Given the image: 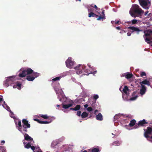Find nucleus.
Instances as JSON below:
<instances>
[{"label": "nucleus", "mask_w": 152, "mask_h": 152, "mask_svg": "<svg viewBox=\"0 0 152 152\" xmlns=\"http://www.w3.org/2000/svg\"><path fill=\"white\" fill-rule=\"evenodd\" d=\"M90 6H91V7H94V6H93V5H92V4L91 5H90Z\"/></svg>", "instance_id": "obj_61"}, {"label": "nucleus", "mask_w": 152, "mask_h": 152, "mask_svg": "<svg viewBox=\"0 0 152 152\" xmlns=\"http://www.w3.org/2000/svg\"><path fill=\"white\" fill-rule=\"evenodd\" d=\"M141 88L140 89V94L143 95L144 94L146 91V87L142 84H141Z\"/></svg>", "instance_id": "obj_14"}, {"label": "nucleus", "mask_w": 152, "mask_h": 152, "mask_svg": "<svg viewBox=\"0 0 152 152\" xmlns=\"http://www.w3.org/2000/svg\"><path fill=\"white\" fill-rule=\"evenodd\" d=\"M61 78V77H55V78L53 79L52 80V81H56L57 80H59Z\"/></svg>", "instance_id": "obj_31"}, {"label": "nucleus", "mask_w": 152, "mask_h": 152, "mask_svg": "<svg viewBox=\"0 0 152 152\" xmlns=\"http://www.w3.org/2000/svg\"><path fill=\"white\" fill-rule=\"evenodd\" d=\"M129 93L128 94H122V97L124 100L129 101V100L132 101L135 100L137 97V96L131 98H129Z\"/></svg>", "instance_id": "obj_7"}, {"label": "nucleus", "mask_w": 152, "mask_h": 152, "mask_svg": "<svg viewBox=\"0 0 152 152\" xmlns=\"http://www.w3.org/2000/svg\"><path fill=\"white\" fill-rule=\"evenodd\" d=\"M145 130V129H144L145 131L144 134V136L147 138L148 140L152 142V135L151 137L149 136V135H150L152 133V128L148 127L146 131Z\"/></svg>", "instance_id": "obj_4"}, {"label": "nucleus", "mask_w": 152, "mask_h": 152, "mask_svg": "<svg viewBox=\"0 0 152 152\" xmlns=\"http://www.w3.org/2000/svg\"><path fill=\"white\" fill-rule=\"evenodd\" d=\"M80 108V105H77L74 108H71L70 109L71 110L77 111L79 110Z\"/></svg>", "instance_id": "obj_19"}, {"label": "nucleus", "mask_w": 152, "mask_h": 152, "mask_svg": "<svg viewBox=\"0 0 152 152\" xmlns=\"http://www.w3.org/2000/svg\"><path fill=\"white\" fill-rule=\"evenodd\" d=\"M138 20L136 19H133L132 21V24H135L137 23Z\"/></svg>", "instance_id": "obj_34"}, {"label": "nucleus", "mask_w": 152, "mask_h": 152, "mask_svg": "<svg viewBox=\"0 0 152 152\" xmlns=\"http://www.w3.org/2000/svg\"><path fill=\"white\" fill-rule=\"evenodd\" d=\"M93 98L94 99L96 100L99 98V96L97 94H95L93 96Z\"/></svg>", "instance_id": "obj_36"}, {"label": "nucleus", "mask_w": 152, "mask_h": 152, "mask_svg": "<svg viewBox=\"0 0 152 152\" xmlns=\"http://www.w3.org/2000/svg\"><path fill=\"white\" fill-rule=\"evenodd\" d=\"M88 16L90 18L91 17L96 18H97L98 17V15H96L92 12H91L89 13Z\"/></svg>", "instance_id": "obj_22"}, {"label": "nucleus", "mask_w": 152, "mask_h": 152, "mask_svg": "<svg viewBox=\"0 0 152 152\" xmlns=\"http://www.w3.org/2000/svg\"><path fill=\"white\" fill-rule=\"evenodd\" d=\"M98 110H95V111H94V114L96 113V112H98Z\"/></svg>", "instance_id": "obj_58"}, {"label": "nucleus", "mask_w": 152, "mask_h": 152, "mask_svg": "<svg viewBox=\"0 0 152 152\" xmlns=\"http://www.w3.org/2000/svg\"><path fill=\"white\" fill-rule=\"evenodd\" d=\"M5 142V141L4 140H2L1 141V143L3 144H4Z\"/></svg>", "instance_id": "obj_57"}, {"label": "nucleus", "mask_w": 152, "mask_h": 152, "mask_svg": "<svg viewBox=\"0 0 152 152\" xmlns=\"http://www.w3.org/2000/svg\"><path fill=\"white\" fill-rule=\"evenodd\" d=\"M120 22V21L119 20H118V21H116V20H115V24H121V23H119Z\"/></svg>", "instance_id": "obj_44"}, {"label": "nucleus", "mask_w": 152, "mask_h": 152, "mask_svg": "<svg viewBox=\"0 0 152 152\" xmlns=\"http://www.w3.org/2000/svg\"><path fill=\"white\" fill-rule=\"evenodd\" d=\"M10 84L8 82H7L6 81V80L5 81V83H4V85L5 86H6L7 87H8L9 85Z\"/></svg>", "instance_id": "obj_40"}, {"label": "nucleus", "mask_w": 152, "mask_h": 152, "mask_svg": "<svg viewBox=\"0 0 152 152\" xmlns=\"http://www.w3.org/2000/svg\"><path fill=\"white\" fill-rule=\"evenodd\" d=\"M88 104H86L85 105H84V107L85 108H86L87 107H88Z\"/></svg>", "instance_id": "obj_50"}, {"label": "nucleus", "mask_w": 152, "mask_h": 152, "mask_svg": "<svg viewBox=\"0 0 152 152\" xmlns=\"http://www.w3.org/2000/svg\"><path fill=\"white\" fill-rule=\"evenodd\" d=\"M120 116V115L119 114H116L114 116V118L116 120L119 118Z\"/></svg>", "instance_id": "obj_33"}, {"label": "nucleus", "mask_w": 152, "mask_h": 152, "mask_svg": "<svg viewBox=\"0 0 152 152\" xmlns=\"http://www.w3.org/2000/svg\"><path fill=\"white\" fill-rule=\"evenodd\" d=\"M135 92H133V93L132 94V95H133V94H135Z\"/></svg>", "instance_id": "obj_63"}, {"label": "nucleus", "mask_w": 152, "mask_h": 152, "mask_svg": "<svg viewBox=\"0 0 152 152\" xmlns=\"http://www.w3.org/2000/svg\"><path fill=\"white\" fill-rule=\"evenodd\" d=\"M81 112L80 111H78L77 112V115L78 116H80L81 115Z\"/></svg>", "instance_id": "obj_42"}, {"label": "nucleus", "mask_w": 152, "mask_h": 152, "mask_svg": "<svg viewBox=\"0 0 152 152\" xmlns=\"http://www.w3.org/2000/svg\"><path fill=\"white\" fill-rule=\"evenodd\" d=\"M123 32H125V31L124 30H123L122 31L120 32V33H123Z\"/></svg>", "instance_id": "obj_55"}, {"label": "nucleus", "mask_w": 152, "mask_h": 152, "mask_svg": "<svg viewBox=\"0 0 152 152\" xmlns=\"http://www.w3.org/2000/svg\"><path fill=\"white\" fill-rule=\"evenodd\" d=\"M50 121H41V124H48L50 123Z\"/></svg>", "instance_id": "obj_37"}, {"label": "nucleus", "mask_w": 152, "mask_h": 152, "mask_svg": "<svg viewBox=\"0 0 152 152\" xmlns=\"http://www.w3.org/2000/svg\"><path fill=\"white\" fill-rule=\"evenodd\" d=\"M34 121L37 122L38 123L41 124V121H40L39 119L37 118H34Z\"/></svg>", "instance_id": "obj_39"}, {"label": "nucleus", "mask_w": 152, "mask_h": 152, "mask_svg": "<svg viewBox=\"0 0 152 152\" xmlns=\"http://www.w3.org/2000/svg\"><path fill=\"white\" fill-rule=\"evenodd\" d=\"M148 123L147 122L145 119L139 121L138 122L137 124L134 127V129L138 128L140 126H144L145 124Z\"/></svg>", "instance_id": "obj_8"}, {"label": "nucleus", "mask_w": 152, "mask_h": 152, "mask_svg": "<svg viewBox=\"0 0 152 152\" xmlns=\"http://www.w3.org/2000/svg\"><path fill=\"white\" fill-rule=\"evenodd\" d=\"M128 28L132 30V32H136L137 34H139L140 31H141V30L139 29L137 27L134 26H129L128 27Z\"/></svg>", "instance_id": "obj_13"}, {"label": "nucleus", "mask_w": 152, "mask_h": 152, "mask_svg": "<svg viewBox=\"0 0 152 152\" xmlns=\"http://www.w3.org/2000/svg\"><path fill=\"white\" fill-rule=\"evenodd\" d=\"M16 85L17 88L18 89H20L21 88V86L22 85V84L19 81H17L16 83Z\"/></svg>", "instance_id": "obj_26"}, {"label": "nucleus", "mask_w": 152, "mask_h": 152, "mask_svg": "<svg viewBox=\"0 0 152 152\" xmlns=\"http://www.w3.org/2000/svg\"><path fill=\"white\" fill-rule=\"evenodd\" d=\"M31 146L30 142H29L25 146V148L27 149H28L30 148Z\"/></svg>", "instance_id": "obj_30"}, {"label": "nucleus", "mask_w": 152, "mask_h": 152, "mask_svg": "<svg viewBox=\"0 0 152 152\" xmlns=\"http://www.w3.org/2000/svg\"><path fill=\"white\" fill-rule=\"evenodd\" d=\"M23 123L22 127L23 128H30L31 127L30 124L28 123V121L25 119L22 120Z\"/></svg>", "instance_id": "obj_10"}, {"label": "nucleus", "mask_w": 152, "mask_h": 152, "mask_svg": "<svg viewBox=\"0 0 152 152\" xmlns=\"http://www.w3.org/2000/svg\"><path fill=\"white\" fill-rule=\"evenodd\" d=\"M150 39L151 41H152V35L150 37Z\"/></svg>", "instance_id": "obj_56"}, {"label": "nucleus", "mask_w": 152, "mask_h": 152, "mask_svg": "<svg viewBox=\"0 0 152 152\" xmlns=\"http://www.w3.org/2000/svg\"><path fill=\"white\" fill-rule=\"evenodd\" d=\"M96 119L98 121H102L103 120V116L101 113H99L96 116Z\"/></svg>", "instance_id": "obj_16"}, {"label": "nucleus", "mask_w": 152, "mask_h": 152, "mask_svg": "<svg viewBox=\"0 0 152 152\" xmlns=\"http://www.w3.org/2000/svg\"><path fill=\"white\" fill-rule=\"evenodd\" d=\"M82 152H87L86 150H82Z\"/></svg>", "instance_id": "obj_59"}, {"label": "nucleus", "mask_w": 152, "mask_h": 152, "mask_svg": "<svg viewBox=\"0 0 152 152\" xmlns=\"http://www.w3.org/2000/svg\"><path fill=\"white\" fill-rule=\"evenodd\" d=\"M66 66L69 68H70L71 66H72L74 64V62L72 61L71 58H69L66 61Z\"/></svg>", "instance_id": "obj_12"}, {"label": "nucleus", "mask_w": 152, "mask_h": 152, "mask_svg": "<svg viewBox=\"0 0 152 152\" xmlns=\"http://www.w3.org/2000/svg\"><path fill=\"white\" fill-rule=\"evenodd\" d=\"M41 116L44 119H47L48 118V117L47 115H42Z\"/></svg>", "instance_id": "obj_32"}, {"label": "nucleus", "mask_w": 152, "mask_h": 152, "mask_svg": "<svg viewBox=\"0 0 152 152\" xmlns=\"http://www.w3.org/2000/svg\"><path fill=\"white\" fill-rule=\"evenodd\" d=\"M18 125L19 126V127L18 129V130L21 133H22V126L21 125V122L20 120H19L18 121Z\"/></svg>", "instance_id": "obj_20"}, {"label": "nucleus", "mask_w": 152, "mask_h": 152, "mask_svg": "<svg viewBox=\"0 0 152 152\" xmlns=\"http://www.w3.org/2000/svg\"><path fill=\"white\" fill-rule=\"evenodd\" d=\"M24 137L25 140L26 141H33V139L26 133L24 135Z\"/></svg>", "instance_id": "obj_15"}, {"label": "nucleus", "mask_w": 152, "mask_h": 152, "mask_svg": "<svg viewBox=\"0 0 152 152\" xmlns=\"http://www.w3.org/2000/svg\"><path fill=\"white\" fill-rule=\"evenodd\" d=\"M105 19V17L104 15H100L99 17L98 18H97V20H100L101 19Z\"/></svg>", "instance_id": "obj_28"}, {"label": "nucleus", "mask_w": 152, "mask_h": 152, "mask_svg": "<svg viewBox=\"0 0 152 152\" xmlns=\"http://www.w3.org/2000/svg\"><path fill=\"white\" fill-rule=\"evenodd\" d=\"M121 144L120 142L118 141H116L113 142L112 143L113 145H119Z\"/></svg>", "instance_id": "obj_27"}, {"label": "nucleus", "mask_w": 152, "mask_h": 152, "mask_svg": "<svg viewBox=\"0 0 152 152\" xmlns=\"http://www.w3.org/2000/svg\"><path fill=\"white\" fill-rule=\"evenodd\" d=\"M30 148H31V149L33 151H34V150L35 149V147L34 146H31Z\"/></svg>", "instance_id": "obj_45"}, {"label": "nucleus", "mask_w": 152, "mask_h": 152, "mask_svg": "<svg viewBox=\"0 0 152 152\" xmlns=\"http://www.w3.org/2000/svg\"><path fill=\"white\" fill-rule=\"evenodd\" d=\"M88 114L86 112H83L81 114V117L83 118H85L88 117Z\"/></svg>", "instance_id": "obj_25"}, {"label": "nucleus", "mask_w": 152, "mask_h": 152, "mask_svg": "<svg viewBox=\"0 0 152 152\" xmlns=\"http://www.w3.org/2000/svg\"><path fill=\"white\" fill-rule=\"evenodd\" d=\"M75 69L77 70V74L79 75H88L91 72L90 70L87 68L84 65H79L75 67Z\"/></svg>", "instance_id": "obj_2"}, {"label": "nucleus", "mask_w": 152, "mask_h": 152, "mask_svg": "<svg viewBox=\"0 0 152 152\" xmlns=\"http://www.w3.org/2000/svg\"><path fill=\"white\" fill-rule=\"evenodd\" d=\"M39 75V73L37 72H34L31 75H28L26 76V79L28 81H31L34 80L35 78L37 77Z\"/></svg>", "instance_id": "obj_6"}, {"label": "nucleus", "mask_w": 152, "mask_h": 152, "mask_svg": "<svg viewBox=\"0 0 152 152\" xmlns=\"http://www.w3.org/2000/svg\"><path fill=\"white\" fill-rule=\"evenodd\" d=\"M133 76V75L131 73H127L125 75H124V76L127 79L132 78Z\"/></svg>", "instance_id": "obj_24"}, {"label": "nucleus", "mask_w": 152, "mask_h": 152, "mask_svg": "<svg viewBox=\"0 0 152 152\" xmlns=\"http://www.w3.org/2000/svg\"><path fill=\"white\" fill-rule=\"evenodd\" d=\"M148 11H146L145 13V15H147V14L148 13Z\"/></svg>", "instance_id": "obj_54"}, {"label": "nucleus", "mask_w": 152, "mask_h": 152, "mask_svg": "<svg viewBox=\"0 0 152 152\" xmlns=\"http://www.w3.org/2000/svg\"><path fill=\"white\" fill-rule=\"evenodd\" d=\"M93 10V9H92V8H90V9H89L88 10V12H92Z\"/></svg>", "instance_id": "obj_46"}, {"label": "nucleus", "mask_w": 152, "mask_h": 152, "mask_svg": "<svg viewBox=\"0 0 152 152\" xmlns=\"http://www.w3.org/2000/svg\"><path fill=\"white\" fill-rule=\"evenodd\" d=\"M13 88H17L18 87H17L16 85V84H15V85H14L13 86Z\"/></svg>", "instance_id": "obj_52"}, {"label": "nucleus", "mask_w": 152, "mask_h": 152, "mask_svg": "<svg viewBox=\"0 0 152 152\" xmlns=\"http://www.w3.org/2000/svg\"><path fill=\"white\" fill-rule=\"evenodd\" d=\"M37 152H42V151H37Z\"/></svg>", "instance_id": "obj_64"}, {"label": "nucleus", "mask_w": 152, "mask_h": 152, "mask_svg": "<svg viewBox=\"0 0 152 152\" xmlns=\"http://www.w3.org/2000/svg\"><path fill=\"white\" fill-rule=\"evenodd\" d=\"M23 144L24 145H26V142H23Z\"/></svg>", "instance_id": "obj_60"}, {"label": "nucleus", "mask_w": 152, "mask_h": 152, "mask_svg": "<svg viewBox=\"0 0 152 152\" xmlns=\"http://www.w3.org/2000/svg\"><path fill=\"white\" fill-rule=\"evenodd\" d=\"M147 32L151 36H152V30H148L147 31Z\"/></svg>", "instance_id": "obj_43"}, {"label": "nucleus", "mask_w": 152, "mask_h": 152, "mask_svg": "<svg viewBox=\"0 0 152 152\" xmlns=\"http://www.w3.org/2000/svg\"><path fill=\"white\" fill-rule=\"evenodd\" d=\"M141 83L143 84L146 85L148 86H150L152 88V86L150 85L149 81L147 80H145L141 82Z\"/></svg>", "instance_id": "obj_17"}, {"label": "nucleus", "mask_w": 152, "mask_h": 152, "mask_svg": "<svg viewBox=\"0 0 152 152\" xmlns=\"http://www.w3.org/2000/svg\"><path fill=\"white\" fill-rule=\"evenodd\" d=\"M86 110L89 112H91L92 111L93 109L91 107H89L87 108Z\"/></svg>", "instance_id": "obj_38"}, {"label": "nucleus", "mask_w": 152, "mask_h": 152, "mask_svg": "<svg viewBox=\"0 0 152 152\" xmlns=\"http://www.w3.org/2000/svg\"><path fill=\"white\" fill-rule=\"evenodd\" d=\"M57 106L58 107H59L60 106V105H57Z\"/></svg>", "instance_id": "obj_62"}, {"label": "nucleus", "mask_w": 152, "mask_h": 152, "mask_svg": "<svg viewBox=\"0 0 152 152\" xmlns=\"http://www.w3.org/2000/svg\"><path fill=\"white\" fill-rule=\"evenodd\" d=\"M102 15H104V16H105V14H104V10H103L102 11Z\"/></svg>", "instance_id": "obj_49"}, {"label": "nucleus", "mask_w": 152, "mask_h": 152, "mask_svg": "<svg viewBox=\"0 0 152 152\" xmlns=\"http://www.w3.org/2000/svg\"><path fill=\"white\" fill-rule=\"evenodd\" d=\"M94 8H95L96 10H98V8L97 7L96 5H94Z\"/></svg>", "instance_id": "obj_47"}, {"label": "nucleus", "mask_w": 152, "mask_h": 152, "mask_svg": "<svg viewBox=\"0 0 152 152\" xmlns=\"http://www.w3.org/2000/svg\"><path fill=\"white\" fill-rule=\"evenodd\" d=\"M73 105L72 103H70L68 104H63L62 107L64 109H67L69 108V107H72Z\"/></svg>", "instance_id": "obj_21"}, {"label": "nucleus", "mask_w": 152, "mask_h": 152, "mask_svg": "<svg viewBox=\"0 0 152 152\" xmlns=\"http://www.w3.org/2000/svg\"><path fill=\"white\" fill-rule=\"evenodd\" d=\"M92 152H99V148H94L92 150Z\"/></svg>", "instance_id": "obj_29"}, {"label": "nucleus", "mask_w": 152, "mask_h": 152, "mask_svg": "<svg viewBox=\"0 0 152 152\" xmlns=\"http://www.w3.org/2000/svg\"><path fill=\"white\" fill-rule=\"evenodd\" d=\"M0 148L2 149L3 152H6V150L4 149L3 146H0Z\"/></svg>", "instance_id": "obj_41"}, {"label": "nucleus", "mask_w": 152, "mask_h": 152, "mask_svg": "<svg viewBox=\"0 0 152 152\" xmlns=\"http://www.w3.org/2000/svg\"><path fill=\"white\" fill-rule=\"evenodd\" d=\"M129 12L132 16L135 18L136 15L138 17L141 16L144 11L138 5L135 4L132 5V8Z\"/></svg>", "instance_id": "obj_1"}, {"label": "nucleus", "mask_w": 152, "mask_h": 152, "mask_svg": "<svg viewBox=\"0 0 152 152\" xmlns=\"http://www.w3.org/2000/svg\"><path fill=\"white\" fill-rule=\"evenodd\" d=\"M34 72L31 68H26L23 70L21 73L19 74V76L20 77H23L26 75H28L33 74V73Z\"/></svg>", "instance_id": "obj_3"}, {"label": "nucleus", "mask_w": 152, "mask_h": 152, "mask_svg": "<svg viewBox=\"0 0 152 152\" xmlns=\"http://www.w3.org/2000/svg\"><path fill=\"white\" fill-rule=\"evenodd\" d=\"M116 29L118 30H120V27L119 26L116 27Z\"/></svg>", "instance_id": "obj_51"}, {"label": "nucleus", "mask_w": 152, "mask_h": 152, "mask_svg": "<svg viewBox=\"0 0 152 152\" xmlns=\"http://www.w3.org/2000/svg\"><path fill=\"white\" fill-rule=\"evenodd\" d=\"M15 77L12 76L11 77H8L7 79L6 80V81L8 82L10 85L14 84L15 83Z\"/></svg>", "instance_id": "obj_11"}, {"label": "nucleus", "mask_w": 152, "mask_h": 152, "mask_svg": "<svg viewBox=\"0 0 152 152\" xmlns=\"http://www.w3.org/2000/svg\"><path fill=\"white\" fill-rule=\"evenodd\" d=\"M127 36H131V33L129 32H128L127 33Z\"/></svg>", "instance_id": "obj_53"}, {"label": "nucleus", "mask_w": 152, "mask_h": 152, "mask_svg": "<svg viewBox=\"0 0 152 152\" xmlns=\"http://www.w3.org/2000/svg\"><path fill=\"white\" fill-rule=\"evenodd\" d=\"M129 91V88L127 86H125L124 88L123 91L124 92V94H128L127 91Z\"/></svg>", "instance_id": "obj_23"}, {"label": "nucleus", "mask_w": 152, "mask_h": 152, "mask_svg": "<svg viewBox=\"0 0 152 152\" xmlns=\"http://www.w3.org/2000/svg\"><path fill=\"white\" fill-rule=\"evenodd\" d=\"M140 5L144 8L148 9L151 6L150 1L149 0H138Z\"/></svg>", "instance_id": "obj_5"}, {"label": "nucleus", "mask_w": 152, "mask_h": 152, "mask_svg": "<svg viewBox=\"0 0 152 152\" xmlns=\"http://www.w3.org/2000/svg\"><path fill=\"white\" fill-rule=\"evenodd\" d=\"M140 76L141 77H143L144 76H146V74L144 72H142L140 74Z\"/></svg>", "instance_id": "obj_35"}, {"label": "nucleus", "mask_w": 152, "mask_h": 152, "mask_svg": "<svg viewBox=\"0 0 152 152\" xmlns=\"http://www.w3.org/2000/svg\"><path fill=\"white\" fill-rule=\"evenodd\" d=\"M27 129V128H23V131H24L26 132H27L28 130Z\"/></svg>", "instance_id": "obj_48"}, {"label": "nucleus", "mask_w": 152, "mask_h": 152, "mask_svg": "<svg viewBox=\"0 0 152 152\" xmlns=\"http://www.w3.org/2000/svg\"><path fill=\"white\" fill-rule=\"evenodd\" d=\"M151 36V35L148 32L145 34L144 36V38L145 42L148 44H151L152 43V41H151L150 39V37Z\"/></svg>", "instance_id": "obj_9"}, {"label": "nucleus", "mask_w": 152, "mask_h": 152, "mask_svg": "<svg viewBox=\"0 0 152 152\" xmlns=\"http://www.w3.org/2000/svg\"><path fill=\"white\" fill-rule=\"evenodd\" d=\"M136 123V121L135 119H133L131 120L129 125L130 127H132L134 126H135Z\"/></svg>", "instance_id": "obj_18"}]
</instances>
